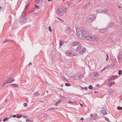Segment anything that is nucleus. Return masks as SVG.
Instances as JSON below:
<instances>
[{
    "mask_svg": "<svg viewBox=\"0 0 122 122\" xmlns=\"http://www.w3.org/2000/svg\"><path fill=\"white\" fill-rule=\"evenodd\" d=\"M48 91L47 90L46 91V92L47 93H48Z\"/></svg>",
    "mask_w": 122,
    "mask_h": 122,
    "instance_id": "obj_51",
    "label": "nucleus"
},
{
    "mask_svg": "<svg viewBox=\"0 0 122 122\" xmlns=\"http://www.w3.org/2000/svg\"><path fill=\"white\" fill-rule=\"evenodd\" d=\"M57 18H58V19H59L60 20H61V19H60L59 18H58V17Z\"/></svg>",
    "mask_w": 122,
    "mask_h": 122,
    "instance_id": "obj_54",
    "label": "nucleus"
},
{
    "mask_svg": "<svg viewBox=\"0 0 122 122\" xmlns=\"http://www.w3.org/2000/svg\"><path fill=\"white\" fill-rule=\"evenodd\" d=\"M79 76V74L78 73H76L75 75L73 77V78L75 77V79H76L77 77H78V76Z\"/></svg>",
    "mask_w": 122,
    "mask_h": 122,
    "instance_id": "obj_11",
    "label": "nucleus"
},
{
    "mask_svg": "<svg viewBox=\"0 0 122 122\" xmlns=\"http://www.w3.org/2000/svg\"><path fill=\"white\" fill-rule=\"evenodd\" d=\"M63 45V43L61 41H60V46H61Z\"/></svg>",
    "mask_w": 122,
    "mask_h": 122,
    "instance_id": "obj_19",
    "label": "nucleus"
},
{
    "mask_svg": "<svg viewBox=\"0 0 122 122\" xmlns=\"http://www.w3.org/2000/svg\"><path fill=\"white\" fill-rule=\"evenodd\" d=\"M79 42H75L72 43L71 44V45L73 46H75L78 45L79 44Z\"/></svg>",
    "mask_w": 122,
    "mask_h": 122,
    "instance_id": "obj_8",
    "label": "nucleus"
},
{
    "mask_svg": "<svg viewBox=\"0 0 122 122\" xmlns=\"http://www.w3.org/2000/svg\"><path fill=\"white\" fill-rule=\"evenodd\" d=\"M103 11L105 12H108V10L107 9H106L103 10Z\"/></svg>",
    "mask_w": 122,
    "mask_h": 122,
    "instance_id": "obj_25",
    "label": "nucleus"
},
{
    "mask_svg": "<svg viewBox=\"0 0 122 122\" xmlns=\"http://www.w3.org/2000/svg\"><path fill=\"white\" fill-rule=\"evenodd\" d=\"M22 117L24 118H25L27 117L25 116H22Z\"/></svg>",
    "mask_w": 122,
    "mask_h": 122,
    "instance_id": "obj_36",
    "label": "nucleus"
},
{
    "mask_svg": "<svg viewBox=\"0 0 122 122\" xmlns=\"http://www.w3.org/2000/svg\"><path fill=\"white\" fill-rule=\"evenodd\" d=\"M58 104H59L58 103V102H57L55 104V105L56 106H57Z\"/></svg>",
    "mask_w": 122,
    "mask_h": 122,
    "instance_id": "obj_43",
    "label": "nucleus"
},
{
    "mask_svg": "<svg viewBox=\"0 0 122 122\" xmlns=\"http://www.w3.org/2000/svg\"><path fill=\"white\" fill-rule=\"evenodd\" d=\"M8 41L7 40H5L3 41V43H5L6 42H7Z\"/></svg>",
    "mask_w": 122,
    "mask_h": 122,
    "instance_id": "obj_35",
    "label": "nucleus"
},
{
    "mask_svg": "<svg viewBox=\"0 0 122 122\" xmlns=\"http://www.w3.org/2000/svg\"><path fill=\"white\" fill-rule=\"evenodd\" d=\"M49 30L51 32L52 30L50 26H49Z\"/></svg>",
    "mask_w": 122,
    "mask_h": 122,
    "instance_id": "obj_22",
    "label": "nucleus"
},
{
    "mask_svg": "<svg viewBox=\"0 0 122 122\" xmlns=\"http://www.w3.org/2000/svg\"><path fill=\"white\" fill-rule=\"evenodd\" d=\"M114 25V23H113L111 22H110L108 24V27H111L113 26Z\"/></svg>",
    "mask_w": 122,
    "mask_h": 122,
    "instance_id": "obj_10",
    "label": "nucleus"
},
{
    "mask_svg": "<svg viewBox=\"0 0 122 122\" xmlns=\"http://www.w3.org/2000/svg\"><path fill=\"white\" fill-rule=\"evenodd\" d=\"M10 118V117H9V118L7 117V118H6L4 119L3 120V122H4L6 121H7L8 119H9Z\"/></svg>",
    "mask_w": 122,
    "mask_h": 122,
    "instance_id": "obj_15",
    "label": "nucleus"
},
{
    "mask_svg": "<svg viewBox=\"0 0 122 122\" xmlns=\"http://www.w3.org/2000/svg\"><path fill=\"white\" fill-rule=\"evenodd\" d=\"M98 73H95L93 74V75L94 76H96V75H98Z\"/></svg>",
    "mask_w": 122,
    "mask_h": 122,
    "instance_id": "obj_26",
    "label": "nucleus"
},
{
    "mask_svg": "<svg viewBox=\"0 0 122 122\" xmlns=\"http://www.w3.org/2000/svg\"><path fill=\"white\" fill-rule=\"evenodd\" d=\"M25 121H26V122H32V121L31 120H30L28 119L27 118L26 119Z\"/></svg>",
    "mask_w": 122,
    "mask_h": 122,
    "instance_id": "obj_20",
    "label": "nucleus"
},
{
    "mask_svg": "<svg viewBox=\"0 0 122 122\" xmlns=\"http://www.w3.org/2000/svg\"><path fill=\"white\" fill-rule=\"evenodd\" d=\"M63 12H65L67 10V8L66 7H63Z\"/></svg>",
    "mask_w": 122,
    "mask_h": 122,
    "instance_id": "obj_13",
    "label": "nucleus"
},
{
    "mask_svg": "<svg viewBox=\"0 0 122 122\" xmlns=\"http://www.w3.org/2000/svg\"><path fill=\"white\" fill-rule=\"evenodd\" d=\"M57 11L58 12L59 15L61 16H62L63 15V13L62 11L61 10L59 9H58L57 10Z\"/></svg>",
    "mask_w": 122,
    "mask_h": 122,
    "instance_id": "obj_7",
    "label": "nucleus"
},
{
    "mask_svg": "<svg viewBox=\"0 0 122 122\" xmlns=\"http://www.w3.org/2000/svg\"><path fill=\"white\" fill-rule=\"evenodd\" d=\"M109 59V58H106V60L107 61Z\"/></svg>",
    "mask_w": 122,
    "mask_h": 122,
    "instance_id": "obj_44",
    "label": "nucleus"
},
{
    "mask_svg": "<svg viewBox=\"0 0 122 122\" xmlns=\"http://www.w3.org/2000/svg\"><path fill=\"white\" fill-rule=\"evenodd\" d=\"M77 35L78 37L81 40H83L85 38V36L87 34V33L84 30L81 31L79 27L77 28L76 30Z\"/></svg>",
    "mask_w": 122,
    "mask_h": 122,
    "instance_id": "obj_1",
    "label": "nucleus"
},
{
    "mask_svg": "<svg viewBox=\"0 0 122 122\" xmlns=\"http://www.w3.org/2000/svg\"><path fill=\"white\" fill-rule=\"evenodd\" d=\"M11 86L13 87H17L19 86L17 84H11Z\"/></svg>",
    "mask_w": 122,
    "mask_h": 122,
    "instance_id": "obj_12",
    "label": "nucleus"
},
{
    "mask_svg": "<svg viewBox=\"0 0 122 122\" xmlns=\"http://www.w3.org/2000/svg\"><path fill=\"white\" fill-rule=\"evenodd\" d=\"M14 81V80H13L12 81Z\"/></svg>",
    "mask_w": 122,
    "mask_h": 122,
    "instance_id": "obj_60",
    "label": "nucleus"
},
{
    "mask_svg": "<svg viewBox=\"0 0 122 122\" xmlns=\"http://www.w3.org/2000/svg\"><path fill=\"white\" fill-rule=\"evenodd\" d=\"M54 109H55V108L51 109V110Z\"/></svg>",
    "mask_w": 122,
    "mask_h": 122,
    "instance_id": "obj_59",
    "label": "nucleus"
},
{
    "mask_svg": "<svg viewBox=\"0 0 122 122\" xmlns=\"http://www.w3.org/2000/svg\"><path fill=\"white\" fill-rule=\"evenodd\" d=\"M61 20L63 22H64V21L62 20Z\"/></svg>",
    "mask_w": 122,
    "mask_h": 122,
    "instance_id": "obj_56",
    "label": "nucleus"
},
{
    "mask_svg": "<svg viewBox=\"0 0 122 122\" xmlns=\"http://www.w3.org/2000/svg\"><path fill=\"white\" fill-rule=\"evenodd\" d=\"M114 81L111 82L109 84V86H110L114 85Z\"/></svg>",
    "mask_w": 122,
    "mask_h": 122,
    "instance_id": "obj_14",
    "label": "nucleus"
},
{
    "mask_svg": "<svg viewBox=\"0 0 122 122\" xmlns=\"http://www.w3.org/2000/svg\"><path fill=\"white\" fill-rule=\"evenodd\" d=\"M119 8H120L121 7L120 6H119Z\"/></svg>",
    "mask_w": 122,
    "mask_h": 122,
    "instance_id": "obj_63",
    "label": "nucleus"
},
{
    "mask_svg": "<svg viewBox=\"0 0 122 122\" xmlns=\"http://www.w3.org/2000/svg\"><path fill=\"white\" fill-rule=\"evenodd\" d=\"M1 121V120H0V122Z\"/></svg>",
    "mask_w": 122,
    "mask_h": 122,
    "instance_id": "obj_64",
    "label": "nucleus"
},
{
    "mask_svg": "<svg viewBox=\"0 0 122 122\" xmlns=\"http://www.w3.org/2000/svg\"><path fill=\"white\" fill-rule=\"evenodd\" d=\"M81 120L83 121L84 120V118L83 117H82L81 118Z\"/></svg>",
    "mask_w": 122,
    "mask_h": 122,
    "instance_id": "obj_41",
    "label": "nucleus"
},
{
    "mask_svg": "<svg viewBox=\"0 0 122 122\" xmlns=\"http://www.w3.org/2000/svg\"><path fill=\"white\" fill-rule=\"evenodd\" d=\"M17 116L16 115H14L12 117H17Z\"/></svg>",
    "mask_w": 122,
    "mask_h": 122,
    "instance_id": "obj_37",
    "label": "nucleus"
},
{
    "mask_svg": "<svg viewBox=\"0 0 122 122\" xmlns=\"http://www.w3.org/2000/svg\"><path fill=\"white\" fill-rule=\"evenodd\" d=\"M95 16L93 15H88L87 17L88 19L90 21H92L94 20Z\"/></svg>",
    "mask_w": 122,
    "mask_h": 122,
    "instance_id": "obj_4",
    "label": "nucleus"
},
{
    "mask_svg": "<svg viewBox=\"0 0 122 122\" xmlns=\"http://www.w3.org/2000/svg\"><path fill=\"white\" fill-rule=\"evenodd\" d=\"M40 0H36V1H37V3H39V1H40Z\"/></svg>",
    "mask_w": 122,
    "mask_h": 122,
    "instance_id": "obj_40",
    "label": "nucleus"
},
{
    "mask_svg": "<svg viewBox=\"0 0 122 122\" xmlns=\"http://www.w3.org/2000/svg\"><path fill=\"white\" fill-rule=\"evenodd\" d=\"M92 85H90L89 86V88L91 89H92Z\"/></svg>",
    "mask_w": 122,
    "mask_h": 122,
    "instance_id": "obj_28",
    "label": "nucleus"
},
{
    "mask_svg": "<svg viewBox=\"0 0 122 122\" xmlns=\"http://www.w3.org/2000/svg\"><path fill=\"white\" fill-rule=\"evenodd\" d=\"M28 6H29V5H28V4H27V5H26V7H27Z\"/></svg>",
    "mask_w": 122,
    "mask_h": 122,
    "instance_id": "obj_50",
    "label": "nucleus"
},
{
    "mask_svg": "<svg viewBox=\"0 0 122 122\" xmlns=\"http://www.w3.org/2000/svg\"><path fill=\"white\" fill-rule=\"evenodd\" d=\"M22 114H21L20 115H17V117L19 118H20V117H22Z\"/></svg>",
    "mask_w": 122,
    "mask_h": 122,
    "instance_id": "obj_18",
    "label": "nucleus"
},
{
    "mask_svg": "<svg viewBox=\"0 0 122 122\" xmlns=\"http://www.w3.org/2000/svg\"><path fill=\"white\" fill-rule=\"evenodd\" d=\"M105 119L107 121H108L109 120V119H108L107 117H106Z\"/></svg>",
    "mask_w": 122,
    "mask_h": 122,
    "instance_id": "obj_39",
    "label": "nucleus"
},
{
    "mask_svg": "<svg viewBox=\"0 0 122 122\" xmlns=\"http://www.w3.org/2000/svg\"><path fill=\"white\" fill-rule=\"evenodd\" d=\"M90 116H93V115L92 114H90Z\"/></svg>",
    "mask_w": 122,
    "mask_h": 122,
    "instance_id": "obj_53",
    "label": "nucleus"
},
{
    "mask_svg": "<svg viewBox=\"0 0 122 122\" xmlns=\"http://www.w3.org/2000/svg\"><path fill=\"white\" fill-rule=\"evenodd\" d=\"M97 12H98V11H100V10H97Z\"/></svg>",
    "mask_w": 122,
    "mask_h": 122,
    "instance_id": "obj_45",
    "label": "nucleus"
},
{
    "mask_svg": "<svg viewBox=\"0 0 122 122\" xmlns=\"http://www.w3.org/2000/svg\"><path fill=\"white\" fill-rule=\"evenodd\" d=\"M97 91H95V92L94 93H97Z\"/></svg>",
    "mask_w": 122,
    "mask_h": 122,
    "instance_id": "obj_57",
    "label": "nucleus"
},
{
    "mask_svg": "<svg viewBox=\"0 0 122 122\" xmlns=\"http://www.w3.org/2000/svg\"><path fill=\"white\" fill-rule=\"evenodd\" d=\"M1 8H2L0 6V9H1Z\"/></svg>",
    "mask_w": 122,
    "mask_h": 122,
    "instance_id": "obj_58",
    "label": "nucleus"
},
{
    "mask_svg": "<svg viewBox=\"0 0 122 122\" xmlns=\"http://www.w3.org/2000/svg\"><path fill=\"white\" fill-rule=\"evenodd\" d=\"M106 56L107 57V58H109V56L108 55H107Z\"/></svg>",
    "mask_w": 122,
    "mask_h": 122,
    "instance_id": "obj_52",
    "label": "nucleus"
},
{
    "mask_svg": "<svg viewBox=\"0 0 122 122\" xmlns=\"http://www.w3.org/2000/svg\"><path fill=\"white\" fill-rule=\"evenodd\" d=\"M39 94L38 92H37L36 93H35L34 95L36 96H38L39 95Z\"/></svg>",
    "mask_w": 122,
    "mask_h": 122,
    "instance_id": "obj_21",
    "label": "nucleus"
},
{
    "mask_svg": "<svg viewBox=\"0 0 122 122\" xmlns=\"http://www.w3.org/2000/svg\"><path fill=\"white\" fill-rule=\"evenodd\" d=\"M86 51V49L85 48H83L80 52H79V54H82L85 53Z\"/></svg>",
    "mask_w": 122,
    "mask_h": 122,
    "instance_id": "obj_6",
    "label": "nucleus"
},
{
    "mask_svg": "<svg viewBox=\"0 0 122 122\" xmlns=\"http://www.w3.org/2000/svg\"><path fill=\"white\" fill-rule=\"evenodd\" d=\"M27 105L26 103H24V107H26L27 106Z\"/></svg>",
    "mask_w": 122,
    "mask_h": 122,
    "instance_id": "obj_31",
    "label": "nucleus"
},
{
    "mask_svg": "<svg viewBox=\"0 0 122 122\" xmlns=\"http://www.w3.org/2000/svg\"><path fill=\"white\" fill-rule=\"evenodd\" d=\"M86 7V5H85V6L84 7V8H85Z\"/></svg>",
    "mask_w": 122,
    "mask_h": 122,
    "instance_id": "obj_61",
    "label": "nucleus"
},
{
    "mask_svg": "<svg viewBox=\"0 0 122 122\" xmlns=\"http://www.w3.org/2000/svg\"><path fill=\"white\" fill-rule=\"evenodd\" d=\"M122 58V57H121L120 56H118V57H117V58L118 59H121Z\"/></svg>",
    "mask_w": 122,
    "mask_h": 122,
    "instance_id": "obj_34",
    "label": "nucleus"
},
{
    "mask_svg": "<svg viewBox=\"0 0 122 122\" xmlns=\"http://www.w3.org/2000/svg\"><path fill=\"white\" fill-rule=\"evenodd\" d=\"M84 76L83 75H80L79 77V78L80 79L81 78H83L84 77Z\"/></svg>",
    "mask_w": 122,
    "mask_h": 122,
    "instance_id": "obj_23",
    "label": "nucleus"
},
{
    "mask_svg": "<svg viewBox=\"0 0 122 122\" xmlns=\"http://www.w3.org/2000/svg\"><path fill=\"white\" fill-rule=\"evenodd\" d=\"M69 29V27L68 26H67L66 27V31H67Z\"/></svg>",
    "mask_w": 122,
    "mask_h": 122,
    "instance_id": "obj_32",
    "label": "nucleus"
},
{
    "mask_svg": "<svg viewBox=\"0 0 122 122\" xmlns=\"http://www.w3.org/2000/svg\"><path fill=\"white\" fill-rule=\"evenodd\" d=\"M122 71H119L118 72V74L119 75H120L122 74Z\"/></svg>",
    "mask_w": 122,
    "mask_h": 122,
    "instance_id": "obj_29",
    "label": "nucleus"
},
{
    "mask_svg": "<svg viewBox=\"0 0 122 122\" xmlns=\"http://www.w3.org/2000/svg\"><path fill=\"white\" fill-rule=\"evenodd\" d=\"M80 105L82 107H83V105H82V104H80Z\"/></svg>",
    "mask_w": 122,
    "mask_h": 122,
    "instance_id": "obj_49",
    "label": "nucleus"
},
{
    "mask_svg": "<svg viewBox=\"0 0 122 122\" xmlns=\"http://www.w3.org/2000/svg\"><path fill=\"white\" fill-rule=\"evenodd\" d=\"M65 85L67 86H70V85L68 83H66Z\"/></svg>",
    "mask_w": 122,
    "mask_h": 122,
    "instance_id": "obj_30",
    "label": "nucleus"
},
{
    "mask_svg": "<svg viewBox=\"0 0 122 122\" xmlns=\"http://www.w3.org/2000/svg\"><path fill=\"white\" fill-rule=\"evenodd\" d=\"M66 54L67 55L71 56H76L77 55L76 53L72 51H67L66 53Z\"/></svg>",
    "mask_w": 122,
    "mask_h": 122,
    "instance_id": "obj_3",
    "label": "nucleus"
},
{
    "mask_svg": "<svg viewBox=\"0 0 122 122\" xmlns=\"http://www.w3.org/2000/svg\"><path fill=\"white\" fill-rule=\"evenodd\" d=\"M63 86V85H61V86Z\"/></svg>",
    "mask_w": 122,
    "mask_h": 122,
    "instance_id": "obj_62",
    "label": "nucleus"
},
{
    "mask_svg": "<svg viewBox=\"0 0 122 122\" xmlns=\"http://www.w3.org/2000/svg\"><path fill=\"white\" fill-rule=\"evenodd\" d=\"M48 1H51L52 0H48Z\"/></svg>",
    "mask_w": 122,
    "mask_h": 122,
    "instance_id": "obj_55",
    "label": "nucleus"
},
{
    "mask_svg": "<svg viewBox=\"0 0 122 122\" xmlns=\"http://www.w3.org/2000/svg\"><path fill=\"white\" fill-rule=\"evenodd\" d=\"M121 20L122 21L121 24L122 25V18H121Z\"/></svg>",
    "mask_w": 122,
    "mask_h": 122,
    "instance_id": "obj_47",
    "label": "nucleus"
},
{
    "mask_svg": "<svg viewBox=\"0 0 122 122\" xmlns=\"http://www.w3.org/2000/svg\"><path fill=\"white\" fill-rule=\"evenodd\" d=\"M117 109L119 110H122V107H118L117 108Z\"/></svg>",
    "mask_w": 122,
    "mask_h": 122,
    "instance_id": "obj_24",
    "label": "nucleus"
},
{
    "mask_svg": "<svg viewBox=\"0 0 122 122\" xmlns=\"http://www.w3.org/2000/svg\"><path fill=\"white\" fill-rule=\"evenodd\" d=\"M74 102L75 103L76 102L75 101ZM68 103H70V104H73L74 103V102L73 101H69L68 102Z\"/></svg>",
    "mask_w": 122,
    "mask_h": 122,
    "instance_id": "obj_16",
    "label": "nucleus"
},
{
    "mask_svg": "<svg viewBox=\"0 0 122 122\" xmlns=\"http://www.w3.org/2000/svg\"><path fill=\"white\" fill-rule=\"evenodd\" d=\"M93 29L94 30H97H97H98V29H97V28H94Z\"/></svg>",
    "mask_w": 122,
    "mask_h": 122,
    "instance_id": "obj_46",
    "label": "nucleus"
},
{
    "mask_svg": "<svg viewBox=\"0 0 122 122\" xmlns=\"http://www.w3.org/2000/svg\"><path fill=\"white\" fill-rule=\"evenodd\" d=\"M113 78L112 79H116L117 78L118 76H112Z\"/></svg>",
    "mask_w": 122,
    "mask_h": 122,
    "instance_id": "obj_17",
    "label": "nucleus"
},
{
    "mask_svg": "<svg viewBox=\"0 0 122 122\" xmlns=\"http://www.w3.org/2000/svg\"><path fill=\"white\" fill-rule=\"evenodd\" d=\"M11 79H9L8 80V82H7V83H10L11 82L10 81Z\"/></svg>",
    "mask_w": 122,
    "mask_h": 122,
    "instance_id": "obj_33",
    "label": "nucleus"
},
{
    "mask_svg": "<svg viewBox=\"0 0 122 122\" xmlns=\"http://www.w3.org/2000/svg\"><path fill=\"white\" fill-rule=\"evenodd\" d=\"M106 30V29H101L99 30V32L101 33H102L105 32Z\"/></svg>",
    "mask_w": 122,
    "mask_h": 122,
    "instance_id": "obj_9",
    "label": "nucleus"
},
{
    "mask_svg": "<svg viewBox=\"0 0 122 122\" xmlns=\"http://www.w3.org/2000/svg\"><path fill=\"white\" fill-rule=\"evenodd\" d=\"M82 47V46L80 44L76 48V51H79Z\"/></svg>",
    "mask_w": 122,
    "mask_h": 122,
    "instance_id": "obj_5",
    "label": "nucleus"
},
{
    "mask_svg": "<svg viewBox=\"0 0 122 122\" xmlns=\"http://www.w3.org/2000/svg\"><path fill=\"white\" fill-rule=\"evenodd\" d=\"M61 102V100L60 99L58 101V102L59 103H60Z\"/></svg>",
    "mask_w": 122,
    "mask_h": 122,
    "instance_id": "obj_42",
    "label": "nucleus"
},
{
    "mask_svg": "<svg viewBox=\"0 0 122 122\" xmlns=\"http://www.w3.org/2000/svg\"><path fill=\"white\" fill-rule=\"evenodd\" d=\"M88 34L87 35H86L85 37L86 39L91 41H97L98 40V39L96 37L93 36H87Z\"/></svg>",
    "mask_w": 122,
    "mask_h": 122,
    "instance_id": "obj_2",
    "label": "nucleus"
},
{
    "mask_svg": "<svg viewBox=\"0 0 122 122\" xmlns=\"http://www.w3.org/2000/svg\"><path fill=\"white\" fill-rule=\"evenodd\" d=\"M35 7L37 9H38L39 7V6H38L36 5L35 6Z\"/></svg>",
    "mask_w": 122,
    "mask_h": 122,
    "instance_id": "obj_38",
    "label": "nucleus"
},
{
    "mask_svg": "<svg viewBox=\"0 0 122 122\" xmlns=\"http://www.w3.org/2000/svg\"><path fill=\"white\" fill-rule=\"evenodd\" d=\"M107 114V112H106L105 111V112H104L103 113V115L104 116L106 114Z\"/></svg>",
    "mask_w": 122,
    "mask_h": 122,
    "instance_id": "obj_27",
    "label": "nucleus"
},
{
    "mask_svg": "<svg viewBox=\"0 0 122 122\" xmlns=\"http://www.w3.org/2000/svg\"><path fill=\"white\" fill-rule=\"evenodd\" d=\"M85 90H87V87H85Z\"/></svg>",
    "mask_w": 122,
    "mask_h": 122,
    "instance_id": "obj_48",
    "label": "nucleus"
}]
</instances>
